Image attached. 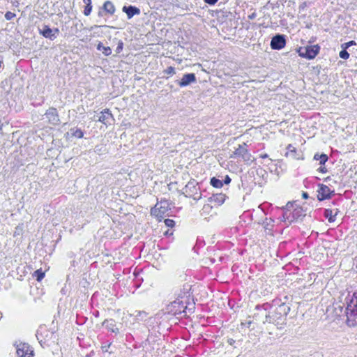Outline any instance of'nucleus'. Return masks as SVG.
Masks as SVG:
<instances>
[{
    "mask_svg": "<svg viewBox=\"0 0 357 357\" xmlns=\"http://www.w3.org/2000/svg\"><path fill=\"white\" fill-rule=\"evenodd\" d=\"M256 310L258 311L255 314L257 320L264 324H273L281 329L287 324V316L290 311V306L280 299H274L271 303H265L257 305Z\"/></svg>",
    "mask_w": 357,
    "mask_h": 357,
    "instance_id": "f257e3e1",
    "label": "nucleus"
},
{
    "mask_svg": "<svg viewBox=\"0 0 357 357\" xmlns=\"http://www.w3.org/2000/svg\"><path fill=\"white\" fill-rule=\"evenodd\" d=\"M345 301L347 324L349 326H354L357 325V291L352 295H348Z\"/></svg>",
    "mask_w": 357,
    "mask_h": 357,
    "instance_id": "f03ea898",
    "label": "nucleus"
},
{
    "mask_svg": "<svg viewBox=\"0 0 357 357\" xmlns=\"http://www.w3.org/2000/svg\"><path fill=\"white\" fill-rule=\"evenodd\" d=\"M36 337L43 348L50 347L57 340V335L53 330L45 326H40L36 332Z\"/></svg>",
    "mask_w": 357,
    "mask_h": 357,
    "instance_id": "7ed1b4c3",
    "label": "nucleus"
},
{
    "mask_svg": "<svg viewBox=\"0 0 357 357\" xmlns=\"http://www.w3.org/2000/svg\"><path fill=\"white\" fill-rule=\"evenodd\" d=\"M305 214L302 208L296 207L291 211H284L282 213V215L280 218V220L283 222H287L291 224L294 222H297L302 217H304Z\"/></svg>",
    "mask_w": 357,
    "mask_h": 357,
    "instance_id": "20e7f679",
    "label": "nucleus"
},
{
    "mask_svg": "<svg viewBox=\"0 0 357 357\" xmlns=\"http://www.w3.org/2000/svg\"><path fill=\"white\" fill-rule=\"evenodd\" d=\"M247 147L248 145L246 143L239 144L231 155V158H241L247 164H250L253 161L254 158Z\"/></svg>",
    "mask_w": 357,
    "mask_h": 357,
    "instance_id": "39448f33",
    "label": "nucleus"
},
{
    "mask_svg": "<svg viewBox=\"0 0 357 357\" xmlns=\"http://www.w3.org/2000/svg\"><path fill=\"white\" fill-rule=\"evenodd\" d=\"M187 304L185 303L184 300L181 301H173L168 304L165 307V312L172 314L178 315L184 313V316L186 315L185 310L187 309Z\"/></svg>",
    "mask_w": 357,
    "mask_h": 357,
    "instance_id": "423d86ee",
    "label": "nucleus"
},
{
    "mask_svg": "<svg viewBox=\"0 0 357 357\" xmlns=\"http://www.w3.org/2000/svg\"><path fill=\"white\" fill-rule=\"evenodd\" d=\"M319 51L320 46L319 45H314L301 47L297 52L300 56L307 59H312L316 57Z\"/></svg>",
    "mask_w": 357,
    "mask_h": 357,
    "instance_id": "0eeeda50",
    "label": "nucleus"
},
{
    "mask_svg": "<svg viewBox=\"0 0 357 357\" xmlns=\"http://www.w3.org/2000/svg\"><path fill=\"white\" fill-rule=\"evenodd\" d=\"M167 211V202L166 201H161L160 204L157 203L155 206L151 208V214L157 218L159 221H161L165 216Z\"/></svg>",
    "mask_w": 357,
    "mask_h": 357,
    "instance_id": "6e6552de",
    "label": "nucleus"
},
{
    "mask_svg": "<svg viewBox=\"0 0 357 357\" xmlns=\"http://www.w3.org/2000/svg\"><path fill=\"white\" fill-rule=\"evenodd\" d=\"M38 32L44 38L54 40L57 38L60 31L58 28L51 29L50 26L43 24L41 27H38Z\"/></svg>",
    "mask_w": 357,
    "mask_h": 357,
    "instance_id": "1a4fd4ad",
    "label": "nucleus"
},
{
    "mask_svg": "<svg viewBox=\"0 0 357 357\" xmlns=\"http://www.w3.org/2000/svg\"><path fill=\"white\" fill-rule=\"evenodd\" d=\"M317 199L319 201L330 199L332 195H335V190H331L326 185L318 184Z\"/></svg>",
    "mask_w": 357,
    "mask_h": 357,
    "instance_id": "9d476101",
    "label": "nucleus"
},
{
    "mask_svg": "<svg viewBox=\"0 0 357 357\" xmlns=\"http://www.w3.org/2000/svg\"><path fill=\"white\" fill-rule=\"evenodd\" d=\"M16 353L18 357H33V351L26 343L20 342L16 344Z\"/></svg>",
    "mask_w": 357,
    "mask_h": 357,
    "instance_id": "9b49d317",
    "label": "nucleus"
},
{
    "mask_svg": "<svg viewBox=\"0 0 357 357\" xmlns=\"http://www.w3.org/2000/svg\"><path fill=\"white\" fill-rule=\"evenodd\" d=\"M286 45V36L283 34H276L271 38V47L274 50H280Z\"/></svg>",
    "mask_w": 357,
    "mask_h": 357,
    "instance_id": "f8f14e48",
    "label": "nucleus"
},
{
    "mask_svg": "<svg viewBox=\"0 0 357 357\" xmlns=\"http://www.w3.org/2000/svg\"><path fill=\"white\" fill-rule=\"evenodd\" d=\"M45 115L50 124L56 126L60 123L59 116L56 108H50L48 110H47Z\"/></svg>",
    "mask_w": 357,
    "mask_h": 357,
    "instance_id": "ddd939ff",
    "label": "nucleus"
},
{
    "mask_svg": "<svg viewBox=\"0 0 357 357\" xmlns=\"http://www.w3.org/2000/svg\"><path fill=\"white\" fill-rule=\"evenodd\" d=\"M190 287L188 285L187 287H183V289H179L178 290L176 291L174 293V295L176 296V298L174 301H181L184 300L185 303L187 304L188 298L190 297Z\"/></svg>",
    "mask_w": 357,
    "mask_h": 357,
    "instance_id": "4468645a",
    "label": "nucleus"
},
{
    "mask_svg": "<svg viewBox=\"0 0 357 357\" xmlns=\"http://www.w3.org/2000/svg\"><path fill=\"white\" fill-rule=\"evenodd\" d=\"M197 81L195 73H186L183 75V77L178 82L179 86L185 87L190 85L192 83H195Z\"/></svg>",
    "mask_w": 357,
    "mask_h": 357,
    "instance_id": "2eb2a0df",
    "label": "nucleus"
},
{
    "mask_svg": "<svg viewBox=\"0 0 357 357\" xmlns=\"http://www.w3.org/2000/svg\"><path fill=\"white\" fill-rule=\"evenodd\" d=\"M102 326H105L108 331L117 335L119 333V329L116 326V323L113 319H107L102 322Z\"/></svg>",
    "mask_w": 357,
    "mask_h": 357,
    "instance_id": "dca6fc26",
    "label": "nucleus"
},
{
    "mask_svg": "<svg viewBox=\"0 0 357 357\" xmlns=\"http://www.w3.org/2000/svg\"><path fill=\"white\" fill-rule=\"evenodd\" d=\"M110 120H114L113 115L109 109H105L100 113L98 121L105 125L110 124Z\"/></svg>",
    "mask_w": 357,
    "mask_h": 357,
    "instance_id": "f3484780",
    "label": "nucleus"
},
{
    "mask_svg": "<svg viewBox=\"0 0 357 357\" xmlns=\"http://www.w3.org/2000/svg\"><path fill=\"white\" fill-rule=\"evenodd\" d=\"M287 152L286 153V155L287 157H290L292 159L296 160H303V154L298 153L296 149L291 144H289L287 147Z\"/></svg>",
    "mask_w": 357,
    "mask_h": 357,
    "instance_id": "a211bd4d",
    "label": "nucleus"
},
{
    "mask_svg": "<svg viewBox=\"0 0 357 357\" xmlns=\"http://www.w3.org/2000/svg\"><path fill=\"white\" fill-rule=\"evenodd\" d=\"M122 11L126 13L128 19H131L134 15L140 14V10L134 6H124Z\"/></svg>",
    "mask_w": 357,
    "mask_h": 357,
    "instance_id": "6ab92c4d",
    "label": "nucleus"
},
{
    "mask_svg": "<svg viewBox=\"0 0 357 357\" xmlns=\"http://www.w3.org/2000/svg\"><path fill=\"white\" fill-rule=\"evenodd\" d=\"M340 212L338 208L335 209H331V208H326L324 210V216L328 219L329 222H333L335 221L336 215Z\"/></svg>",
    "mask_w": 357,
    "mask_h": 357,
    "instance_id": "aec40b11",
    "label": "nucleus"
},
{
    "mask_svg": "<svg viewBox=\"0 0 357 357\" xmlns=\"http://www.w3.org/2000/svg\"><path fill=\"white\" fill-rule=\"evenodd\" d=\"M226 197H227L225 194L218 193L213 195L210 199L211 202H215L218 205H221L225 202Z\"/></svg>",
    "mask_w": 357,
    "mask_h": 357,
    "instance_id": "412c9836",
    "label": "nucleus"
},
{
    "mask_svg": "<svg viewBox=\"0 0 357 357\" xmlns=\"http://www.w3.org/2000/svg\"><path fill=\"white\" fill-rule=\"evenodd\" d=\"M102 9L104 10L105 12H106L107 13H108L109 15L114 14V13L116 11L114 5L110 1H106L104 3V4L102 6Z\"/></svg>",
    "mask_w": 357,
    "mask_h": 357,
    "instance_id": "4be33fe9",
    "label": "nucleus"
},
{
    "mask_svg": "<svg viewBox=\"0 0 357 357\" xmlns=\"http://www.w3.org/2000/svg\"><path fill=\"white\" fill-rule=\"evenodd\" d=\"M69 132L71 135V136L78 139L82 138L84 136L83 131L77 128H71Z\"/></svg>",
    "mask_w": 357,
    "mask_h": 357,
    "instance_id": "5701e85b",
    "label": "nucleus"
},
{
    "mask_svg": "<svg viewBox=\"0 0 357 357\" xmlns=\"http://www.w3.org/2000/svg\"><path fill=\"white\" fill-rule=\"evenodd\" d=\"M210 184L216 188H220L223 186V181L216 177H212L210 181Z\"/></svg>",
    "mask_w": 357,
    "mask_h": 357,
    "instance_id": "b1692460",
    "label": "nucleus"
},
{
    "mask_svg": "<svg viewBox=\"0 0 357 357\" xmlns=\"http://www.w3.org/2000/svg\"><path fill=\"white\" fill-rule=\"evenodd\" d=\"M83 2L86 4L84 10V14L88 16L91 14L92 10L91 0H83Z\"/></svg>",
    "mask_w": 357,
    "mask_h": 357,
    "instance_id": "393cba45",
    "label": "nucleus"
},
{
    "mask_svg": "<svg viewBox=\"0 0 357 357\" xmlns=\"http://www.w3.org/2000/svg\"><path fill=\"white\" fill-rule=\"evenodd\" d=\"M33 276L36 278L38 282H40L45 277V272L41 269H38L33 273Z\"/></svg>",
    "mask_w": 357,
    "mask_h": 357,
    "instance_id": "a878e982",
    "label": "nucleus"
},
{
    "mask_svg": "<svg viewBox=\"0 0 357 357\" xmlns=\"http://www.w3.org/2000/svg\"><path fill=\"white\" fill-rule=\"evenodd\" d=\"M349 53L347 51L346 49H344L340 52L339 56L341 59H347L349 57Z\"/></svg>",
    "mask_w": 357,
    "mask_h": 357,
    "instance_id": "bb28decb",
    "label": "nucleus"
},
{
    "mask_svg": "<svg viewBox=\"0 0 357 357\" xmlns=\"http://www.w3.org/2000/svg\"><path fill=\"white\" fill-rule=\"evenodd\" d=\"M328 157L326 154L322 153V157L320 158L319 162V165H325L326 162L328 161Z\"/></svg>",
    "mask_w": 357,
    "mask_h": 357,
    "instance_id": "cd10ccee",
    "label": "nucleus"
},
{
    "mask_svg": "<svg viewBox=\"0 0 357 357\" xmlns=\"http://www.w3.org/2000/svg\"><path fill=\"white\" fill-rule=\"evenodd\" d=\"M164 73L165 74L172 75L175 74V68L172 66H169L164 70Z\"/></svg>",
    "mask_w": 357,
    "mask_h": 357,
    "instance_id": "c85d7f7f",
    "label": "nucleus"
},
{
    "mask_svg": "<svg viewBox=\"0 0 357 357\" xmlns=\"http://www.w3.org/2000/svg\"><path fill=\"white\" fill-rule=\"evenodd\" d=\"M16 16V15L14 13H12L10 11H8L5 14V18L6 20H13L15 17Z\"/></svg>",
    "mask_w": 357,
    "mask_h": 357,
    "instance_id": "c756f323",
    "label": "nucleus"
},
{
    "mask_svg": "<svg viewBox=\"0 0 357 357\" xmlns=\"http://www.w3.org/2000/svg\"><path fill=\"white\" fill-rule=\"evenodd\" d=\"M123 43L122 40H119L117 43L116 52L117 54L120 53L123 50Z\"/></svg>",
    "mask_w": 357,
    "mask_h": 357,
    "instance_id": "7c9ffc66",
    "label": "nucleus"
},
{
    "mask_svg": "<svg viewBox=\"0 0 357 357\" xmlns=\"http://www.w3.org/2000/svg\"><path fill=\"white\" fill-rule=\"evenodd\" d=\"M356 45V42L354 40H350L347 43L342 44V47L347 50L349 47H351L352 45Z\"/></svg>",
    "mask_w": 357,
    "mask_h": 357,
    "instance_id": "2f4dec72",
    "label": "nucleus"
},
{
    "mask_svg": "<svg viewBox=\"0 0 357 357\" xmlns=\"http://www.w3.org/2000/svg\"><path fill=\"white\" fill-rule=\"evenodd\" d=\"M165 225L168 227H173L175 225V222L172 219L165 220Z\"/></svg>",
    "mask_w": 357,
    "mask_h": 357,
    "instance_id": "473e14b6",
    "label": "nucleus"
},
{
    "mask_svg": "<svg viewBox=\"0 0 357 357\" xmlns=\"http://www.w3.org/2000/svg\"><path fill=\"white\" fill-rule=\"evenodd\" d=\"M294 207V205L291 202H288L285 206H283L282 208V211H291L292 208Z\"/></svg>",
    "mask_w": 357,
    "mask_h": 357,
    "instance_id": "72a5a7b5",
    "label": "nucleus"
},
{
    "mask_svg": "<svg viewBox=\"0 0 357 357\" xmlns=\"http://www.w3.org/2000/svg\"><path fill=\"white\" fill-rule=\"evenodd\" d=\"M102 54L105 56H109L112 54V50L109 47H105L103 48Z\"/></svg>",
    "mask_w": 357,
    "mask_h": 357,
    "instance_id": "f704fd0d",
    "label": "nucleus"
},
{
    "mask_svg": "<svg viewBox=\"0 0 357 357\" xmlns=\"http://www.w3.org/2000/svg\"><path fill=\"white\" fill-rule=\"evenodd\" d=\"M231 178L227 175L225 176L224 179H222V181H223V184H226V185H228L231 183Z\"/></svg>",
    "mask_w": 357,
    "mask_h": 357,
    "instance_id": "c9c22d12",
    "label": "nucleus"
},
{
    "mask_svg": "<svg viewBox=\"0 0 357 357\" xmlns=\"http://www.w3.org/2000/svg\"><path fill=\"white\" fill-rule=\"evenodd\" d=\"M112 343H109L107 344H103L102 345L101 347V349H102V351L103 352H107L108 351V349L109 348V347L111 346Z\"/></svg>",
    "mask_w": 357,
    "mask_h": 357,
    "instance_id": "e433bc0d",
    "label": "nucleus"
},
{
    "mask_svg": "<svg viewBox=\"0 0 357 357\" xmlns=\"http://www.w3.org/2000/svg\"><path fill=\"white\" fill-rule=\"evenodd\" d=\"M317 171L324 174L327 172V168L324 165H321L320 167L317 169Z\"/></svg>",
    "mask_w": 357,
    "mask_h": 357,
    "instance_id": "4c0bfd02",
    "label": "nucleus"
},
{
    "mask_svg": "<svg viewBox=\"0 0 357 357\" xmlns=\"http://www.w3.org/2000/svg\"><path fill=\"white\" fill-rule=\"evenodd\" d=\"M105 46L103 45V44L101 43V42H99L98 44L97 45V50H99V51H103V48H105Z\"/></svg>",
    "mask_w": 357,
    "mask_h": 357,
    "instance_id": "58836bf2",
    "label": "nucleus"
},
{
    "mask_svg": "<svg viewBox=\"0 0 357 357\" xmlns=\"http://www.w3.org/2000/svg\"><path fill=\"white\" fill-rule=\"evenodd\" d=\"M105 46L103 45V44L101 43V42H99L98 44L97 45V50H99V51H103V48H105Z\"/></svg>",
    "mask_w": 357,
    "mask_h": 357,
    "instance_id": "ea45409f",
    "label": "nucleus"
},
{
    "mask_svg": "<svg viewBox=\"0 0 357 357\" xmlns=\"http://www.w3.org/2000/svg\"><path fill=\"white\" fill-rule=\"evenodd\" d=\"M218 0H204V1L209 5H214Z\"/></svg>",
    "mask_w": 357,
    "mask_h": 357,
    "instance_id": "a19ab883",
    "label": "nucleus"
},
{
    "mask_svg": "<svg viewBox=\"0 0 357 357\" xmlns=\"http://www.w3.org/2000/svg\"><path fill=\"white\" fill-rule=\"evenodd\" d=\"M321 157H322V153L319 154V153H317L314 154L313 158H314V160L319 161L320 158H321Z\"/></svg>",
    "mask_w": 357,
    "mask_h": 357,
    "instance_id": "79ce46f5",
    "label": "nucleus"
},
{
    "mask_svg": "<svg viewBox=\"0 0 357 357\" xmlns=\"http://www.w3.org/2000/svg\"><path fill=\"white\" fill-rule=\"evenodd\" d=\"M137 316L143 318L146 316V313L144 311H139Z\"/></svg>",
    "mask_w": 357,
    "mask_h": 357,
    "instance_id": "37998d69",
    "label": "nucleus"
},
{
    "mask_svg": "<svg viewBox=\"0 0 357 357\" xmlns=\"http://www.w3.org/2000/svg\"><path fill=\"white\" fill-rule=\"evenodd\" d=\"M227 342L229 344L233 345L235 343V340L232 338H229L228 339Z\"/></svg>",
    "mask_w": 357,
    "mask_h": 357,
    "instance_id": "c03bdc74",
    "label": "nucleus"
},
{
    "mask_svg": "<svg viewBox=\"0 0 357 357\" xmlns=\"http://www.w3.org/2000/svg\"><path fill=\"white\" fill-rule=\"evenodd\" d=\"M255 17H256V13H253L251 15H248V18L250 20H253V19L255 18Z\"/></svg>",
    "mask_w": 357,
    "mask_h": 357,
    "instance_id": "a18cd8bd",
    "label": "nucleus"
},
{
    "mask_svg": "<svg viewBox=\"0 0 357 357\" xmlns=\"http://www.w3.org/2000/svg\"><path fill=\"white\" fill-rule=\"evenodd\" d=\"M302 196H303V197L304 199H307V198H308V197H309V196H308L307 192H303V195H302Z\"/></svg>",
    "mask_w": 357,
    "mask_h": 357,
    "instance_id": "49530a36",
    "label": "nucleus"
},
{
    "mask_svg": "<svg viewBox=\"0 0 357 357\" xmlns=\"http://www.w3.org/2000/svg\"><path fill=\"white\" fill-rule=\"evenodd\" d=\"M268 157V154L264 153L260 155V158H267Z\"/></svg>",
    "mask_w": 357,
    "mask_h": 357,
    "instance_id": "de8ad7c7",
    "label": "nucleus"
},
{
    "mask_svg": "<svg viewBox=\"0 0 357 357\" xmlns=\"http://www.w3.org/2000/svg\"><path fill=\"white\" fill-rule=\"evenodd\" d=\"M331 180V178L330 176H328L326 178H324V181L326 183L329 182Z\"/></svg>",
    "mask_w": 357,
    "mask_h": 357,
    "instance_id": "09e8293b",
    "label": "nucleus"
},
{
    "mask_svg": "<svg viewBox=\"0 0 357 357\" xmlns=\"http://www.w3.org/2000/svg\"><path fill=\"white\" fill-rule=\"evenodd\" d=\"M337 203H338V202H337V201H333V204L334 205L337 204Z\"/></svg>",
    "mask_w": 357,
    "mask_h": 357,
    "instance_id": "8fccbe9b",
    "label": "nucleus"
},
{
    "mask_svg": "<svg viewBox=\"0 0 357 357\" xmlns=\"http://www.w3.org/2000/svg\"><path fill=\"white\" fill-rule=\"evenodd\" d=\"M95 315H96V317H98V316L99 315V312H98V311H97V312L95 313Z\"/></svg>",
    "mask_w": 357,
    "mask_h": 357,
    "instance_id": "3c124183",
    "label": "nucleus"
},
{
    "mask_svg": "<svg viewBox=\"0 0 357 357\" xmlns=\"http://www.w3.org/2000/svg\"><path fill=\"white\" fill-rule=\"evenodd\" d=\"M102 12H101V11H99V13H98V15H99V16H102Z\"/></svg>",
    "mask_w": 357,
    "mask_h": 357,
    "instance_id": "603ef678",
    "label": "nucleus"
},
{
    "mask_svg": "<svg viewBox=\"0 0 357 357\" xmlns=\"http://www.w3.org/2000/svg\"><path fill=\"white\" fill-rule=\"evenodd\" d=\"M98 27H99V26H97V25H95L94 26L91 27V29H93V28H98Z\"/></svg>",
    "mask_w": 357,
    "mask_h": 357,
    "instance_id": "864d4df0",
    "label": "nucleus"
},
{
    "mask_svg": "<svg viewBox=\"0 0 357 357\" xmlns=\"http://www.w3.org/2000/svg\"><path fill=\"white\" fill-rule=\"evenodd\" d=\"M190 185H191V183H188V185H186V187L188 188V187H189Z\"/></svg>",
    "mask_w": 357,
    "mask_h": 357,
    "instance_id": "5fc2aeb1",
    "label": "nucleus"
},
{
    "mask_svg": "<svg viewBox=\"0 0 357 357\" xmlns=\"http://www.w3.org/2000/svg\"><path fill=\"white\" fill-rule=\"evenodd\" d=\"M250 324H251V321H248V326H250Z\"/></svg>",
    "mask_w": 357,
    "mask_h": 357,
    "instance_id": "6e6d98bb",
    "label": "nucleus"
},
{
    "mask_svg": "<svg viewBox=\"0 0 357 357\" xmlns=\"http://www.w3.org/2000/svg\"><path fill=\"white\" fill-rule=\"evenodd\" d=\"M2 317V313L0 312V319H1Z\"/></svg>",
    "mask_w": 357,
    "mask_h": 357,
    "instance_id": "4d7b16f0",
    "label": "nucleus"
}]
</instances>
